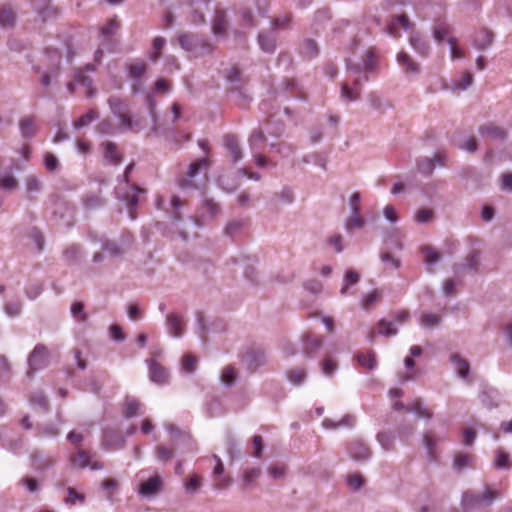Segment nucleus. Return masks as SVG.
Wrapping results in <instances>:
<instances>
[{
    "label": "nucleus",
    "mask_w": 512,
    "mask_h": 512,
    "mask_svg": "<svg viewBox=\"0 0 512 512\" xmlns=\"http://www.w3.org/2000/svg\"><path fill=\"white\" fill-rule=\"evenodd\" d=\"M494 465L497 469H509L511 467L509 455L501 449H498L496 451V460Z\"/></svg>",
    "instance_id": "obj_50"
},
{
    "label": "nucleus",
    "mask_w": 512,
    "mask_h": 512,
    "mask_svg": "<svg viewBox=\"0 0 512 512\" xmlns=\"http://www.w3.org/2000/svg\"><path fill=\"white\" fill-rule=\"evenodd\" d=\"M32 461H33L34 467L37 470L47 469V468L51 467L55 462V460L53 458H51V457L45 458L42 455V453H40V452H35L32 455Z\"/></svg>",
    "instance_id": "obj_33"
},
{
    "label": "nucleus",
    "mask_w": 512,
    "mask_h": 512,
    "mask_svg": "<svg viewBox=\"0 0 512 512\" xmlns=\"http://www.w3.org/2000/svg\"><path fill=\"white\" fill-rule=\"evenodd\" d=\"M161 487L162 479L159 475H155L141 483L139 493L146 497L155 496L160 492Z\"/></svg>",
    "instance_id": "obj_10"
},
{
    "label": "nucleus",
    "mask_w": 512,
    "mask_h": 512,
    "mask_svg": "<svg viewBox=\"0 0 512 512\" xmlns=\"http://www.w3.org/2000/svg\"><path fill=\"white\" fill-rule=\"evenodd\" d=\"M124 438L113 429H105L103 433V445L108 449L120 448L124 445Z\"/></svg>",
    "instance_id": "obj_15"
},
{
    "label": "nucleus",
    "mask_w": 512,
    "mask_h": 512,
    "mask_svg": "<svg viewBox=\"0 0 512 512\" xmlns=\"http://www.w3.org/2000/svg\"><path fill=\"white\" fill-rule=\"evenodd\" d=\"M49 350L47 346L44 344H37L33 351L30 353L28 357V365L29 369L27 371V376L29 378L33 377V374L45 367L49 364Z\"/></svg>",
    "instance_id": "obj_1"
},
{
    "label": "nucleus",
    "mask_w": 512,
    "mask_h": 512,
    "mask_svg": "<svg viewBox=\"0 0 512 512\" xmlns=\"http://www.w3.org/2000/svg\"><path fill=\"white\" fill-rule=\"evenodd\" d=\"M378 64V57L374 48H369L363 56V69L365 72L364 80H368V73L375 71Z\"/></svg>",
    "instance_id": "obj_20"
},
{
    "label": "nucleus",
    "mask_w": 512,
    "mask_h": 512,
    "mask_svg": "<svg viewBox=\"0 0 512 512\" xmlns=\"http://www.w3.org/2000/svg\"><path fill=\"white\" fill-rule=\"evenodd\" d=\"M246 224L247 221L243 219L229 221L225 227L224 232L226 235L233 237L242 231Z\"/></svg>",
    "instance_id": "obj_39"
},
{
    "label": "nucleus",
    "mask_w": 512,
    "mask_h": 512,
    "mask_svg": "<svg viewBox=\"0 0 512 512\" xmlns=\"http://www.w3.org/2000/svg\"><path fill=\"white\" fill-rule=\"evenodd\" d=\"M414 412L418 417H423L427 419H431L433 417V413L423 406L421 399H415L412 404L407 408V412Z\"/></svg>",
    "instance_id": "obj_32"
},
{
    "label": "nucleus",
    "mask_w": 512,
    "mask_h": 512,
    "mask_svg": "<svg viewBox=\"0 0 512 512\" xmlns=\"http://www.w3.org/2000/svg\"><path fill=\"white\" fill-rule=\"evenodd\" d=\"M38 435L39 436H49V437H56L59 435L60 430L59 428L52 424L48 423L38 428Z\"/></svg>",
    "instance_id": "obj_56"
},
{
    "label": "nucleus",
    "mask_w": 512,
    "mask_h": 512,
    "mask_svg": "<svg viewBox=\"0 0 512 512\" xmlns=\"http://www.w3.org/2000/svg\"><path fill=\"white\" fill-rule=\"evenodd\" d=\"M166 324L169 330V333L178 338L184 334L185 330V322L183 318L176 313H169L166 316Z\"/></svg>",
    "instance_id": "obj_11"
},
{
    "label": "nucleus",
    "mask_w": 512,
    "mask_h": 512,
    "mask_svg": "<svg viewBox=\"0 0 512 512\" xmlns=\"http://www.w3.org/2000/svg\"><path fill=\"white\" fill-rule=\"evenodd\" d=\"M248 141L253 152H260L266 145V136L261 129H255L251 133Z\"/></svg>",
    "instance_id": "obj_24"
},
{
    "label": "nucleus",
    "mask_w": 512,
    "mask_h": 512,
    "mask_svg": "<svg viewBox=\"0 0 512 512\" xmlns=\"http://www.w3.org/2000/svg\"><path fill=\"white\" fill-rule=\"evenodd\" d=\"M435 168V163L432 158L423 157L417 161V169L424 175H431Z\"/></svg>",
    "instance_id": "obj_43"
},
{
    "label": "nucleus",
    "mask_w": 512,
    "mask_h": 512,
    "mask_svg": "<svg viewBox=\"0 0 512 512\" xmlns=\"http://www.w3.org/2000/svg\"><path fill=\"white\" fill-rule=\"evenodd\" d=\"M348 451L350 456L356 461H364L371 456L370 448L359 440L352 441L349 444Z\"/></svg>",
    "instance_id": "obj_13"
},
{
    "label": "nucleus",
    "mask_w": 512,
    "mask_h": 512,
    "mask_svg": "<svg viewBox=\"0 0 512 512\" xmlns=\"http://www.w3.org/2000/svg\"><path fill=\"white\" fill-rule=\"evenodd\" d=\"M478 131L482 136L493 140H504L507 137V131L492 122L481 125Z\"/></svg>",
    "instance_id": "obj_12"
},
{
    "label": "nucleus",
    "mask_w": 512,
    "mask_h": 512,
    "mask_svg": "<svg viewBox=\"0 0 512 512\" xmlns=\"http://www.w3.org/2000/svg\"><path fill=\"white\" fill-rule=\"evenodd\" d=\"M420 321L425 327H435L440 324L441 317L437 314H423Z\"/></svg>",
    "instance_id": "obj_59"
},
{
    "label": "nucleus",
    "mask_w": 512,
    "mask_h": 512,
    "mask_svg": "<svg viewBox=\"0 0 512 512\" xmlns=\"http://www.w3.org/2000/svg\"><path fill=\"white\" fill-rule=\"evenodd\" d=\"M303 353L306 357H312L323 345L321 336L306 333L303 335Z\"/></svg>",
    "instance_id": "obj_9"
},
{
    "label": "nucleus",
    "mask_w": 512,
    "mask_h": 512,
    "mask_svg": "<svg viewBox=\"0 0 512 512\" xmlns=\"http://www.w3.org/2000/svg\"><path fill=\"white\" fill-rule=\"evenodd\" d=\"M108 104H109V107H110L112 113L115 116H117L118 114L124 113L125 111H127L129 109L127 103L116 96H111L108 99Z\"/></svg>",
    "instance_id": "obj_34"
},
{
    "label": "nucleus",
    "mask_w": 512,
    "mask_h": 512,
    "mask_svg": "<svg viewBox=\"0 0 512 512\" xmlns=\"http://www.w3.org/2000/svg\"><path fill=\"white\" fill-rule=\"evenodd\" d=\"M44 166L48 172L54 173L59 170L60 163L53 153L46 152L44 155Z\"/></svg>",
    "instance_id": "obj_48"
},
{
    "label": "nucleus",
    "mask_w": 512,
    "mask_h": 512,
    "mask_svg": "<svg viewBox=\"0 0 512 512\" xmlns=\"http://www.w3.org/2000/svg\"><path fill=\"white\" fill-rule=\"evenodd\" d=\"M147 365L149 368V379L153 383L157 385H164L168 383L169 372L164 366H162L153 359L147 360Z\"/></svg>",
    "instance_id": "obj_7"
},
{
    "label": "nucleus",
    "mask_w": 512,
    "mask_h": 512,
    "mask_svg": "<svg viewBox=\"0 0 512 512\" xmlns=\"http://www.w3.org/2000/svg\"><path fill=\"white\" fill-rule=\"evenodd\" d=\"M270 147L272 149H276V152H278L284 156H289L290 154L294 153V151H295V147L292 144H289L285 141H282L278 144L272 143L270 145Z\"/></svg>",
    "instance_id": "obj_57"
},
{
    "label": "nucleus",
    "mask_w": 512,
    "mask_h": 512,
    "mask_svg": "<svg viewBox=\"0 0 512 512\" xmlns=\"http://www.w3.org/2000/svg\"><path fill=\"white\" fill-rule=\"evenodd\" d=\"M26 190L28 193L39 192L42 189L40 179L35 175H29L25 179Z\"/></svg>",
    "instance_id": "obj_53"
},
{
    "label": "nucleus",
    "mask_w": 512,
    "mask_h": 512,
    "mask_svg": "<svg viewBox=\"0 0 512 512\" xmlns=\"http://www.w3.org/2000/svg\"><path fill=\"white\" fill-rule=\"evenodd\" d=\"M17 179L10 173L0 175V188L6 191H13L18 188Z\"/></svg>",
    "instance_id": "obj_37"
},
{
    "label": "nucleus",
    "mask_w": 512,
    "mask_h": 512,
    "mask_svg": "<svg viewBox=\"0 0 512 512\" xmlns=\"http://www.w3.org/2000/svg\"><path fill=\"white\" fill-rule=\"evenodd\" d=\"M451 362L455 365V369L461 378H466L469 374L470 366L468 361L461 358L459 354H452L450 357Z\"/></svg>",
    "instance_id": "obj_28"
},
{
    "label": "nucleus",
    "mask_w": 512,
    "mask_h": 512,
    "mask_svg": "<svg viewBox=\"0 0 512 512\" xmlns=\"http://www.w3.org/2000/svg\"><path fill=\"white\" fill-rule=\"evenodd\" d=\"M397 61L401 66L406 67L407 72L417 73L419 64L416 63L406 52H400L397 55Z\"/></svg>",
    "instance_id": "obj_30"
},
{
    "label": "nucleus",
    "mask_w": 512,
    "mask_h": 512,
    "mask_svg": "<svg viewBox=\"0 0 512 512\" xmlns=\"http://www.w3.org/2000/svg\"><path fill=\"white\" fill-rule=\"evenodd\" d=\"M71 314L80 322H86L88 320V315L84 312V304L82 302H74L72 304Z\"/></svg>",
    "instance_id": "obj_52"
},
{
    "label": "nucleus",
    "mask_w": 512,
    "mask_h": 512,
    "mask_svg": "<svg viewBox=\"0 0 512 512\" xmlns=\"http://www.w3.org/2000/svg\"><path fill=\"white\" fill-rule=\"evenodd\" d=\"M381 299V293L377 290L367 294L363 299L362 306L364 309H369L373 304Z\"/></svg>",
    "instance_id": "obj_64"
},
{
    "label": "nucleus",
    "mask_w": 512,
    "mask_h": 512,
    "mask_svg": "<svg viewBox=\"0 0 512 512\" xmlns=\"http://www.w3.org/2000/svg\"><path fill=\"white\" fill-rule=\"evenodd\" d=\"M140 192H144V190L139 188V187H137V186H133L132 187V191L126 193L123 196V201H125V203H126V206L128 208V211H129V216H130V218L132 220H134L136 218L135 209H136V207L138 205V202H139L138 193H140Z\"/></svg>",
    "instance_id": "obj_16"
},
{
    "label": "nucleus",
    "mask_w": 512,
    "mask_h": 512,
    "mask_svg": "<svg viewBox=\"0 0 512 512\" xmlns=\"http://www.w3.org/2000/svg\"><path fill=\"white\" fill-rule=\"evenodd\" d=\"M98 117H99V114L96 110H90L74 122V127L76 129L83 128V127L89 125L94 120H96Z\"/></svg>",
    "instance_id": "obj_44"
},
{
    "label": "nucleus",
    "mask_w": 512,
    "mask_h": 512,
    "mask_svg": "<svg viewBox=\"0 0 512 512\" xmlns=\"http://www.w3.org/2000/svg\"><path fill=\"white\" fill-rule=\"evenodd\" d=\"M378 333L384 336H393L397 334V329L393 324L385 319L378 322Z\"/></svg>",
    "instance_id": "obj_51"
},
{
    "label": "nucleus",
    "mask_w": 512,
    "mask_h": 512,
    "mask_svg": "<svg viewBox=\"0 0 512 512\" xmlns=\"http://www.w3.org/2000/svg\"><path fill=\"white\" fill-rule=\"evenodd\" d=\"M356 358L359 365L368 370H373L377 366L376 354L373 351L360 352Z\"/></svg>",
    "instance_id": "obj_25"
},
{
    "label": "nucleus",
    "mask_w": 512,
    "mask_h": 512,
    "mask_svg": "<svg viewBox=\"0 0 512 512\" xmlns=\"http://www.w3.org/2000/svg\"><path fill=\"white\" fill-rule=\"evenodd\" d=\"M141 406L142 404L138 399L126 396L123 404V415L126 418H132L138 415Z\"/></svg>",
    "instance_id": "obj_22"
},
{
    "label": "nucleus",
    "mask_w": 512,
    "mask_h": 512,
    "mask_svg": "<svg viewBox=\"0 0 512 512\" xmlns=\"http://www.w3.org/2000/svg\"><path fill=\"white\" fill-rule=\"evenodd\" d=\"M156 457L161 462H167L174 456V449L158 445L155 450Z\"/></svg>",
    "instance_id": "obj_55"
},
{
    "label": "nucleus",
    "mask_w": 512,
    "mask_h": 512,
    "mask_svg": "<svg viewBox=\"0 0 512 512\" xmlns=\"http://www.w3.org/2000/svg\"><path fill=\"white\" fill-rule=\"evenodd\" d=\"M473 462V456L463 453V452H457L454 455V461L453 466L455 469L461 471L462 469L466 467H471Z\"/></svg>",
    "instance_id": "obj_31"
},
{
    "label": "nucleus",
    "mask_w": 512,
    "mask_h": 512,
    "mask_svg": "<svg viewBox=\"0 0 512 512\" xmlns=\"http://www.w3.org/2000/svg\"><path fill=\"white\" fill-rule=\"evenodd\" d=\"M360 279V275L358 272L354 270H348L346 272L345 278H344V285L340 291L342 295H345L347 293L348 287L350 285H355Z\"/></svg>",
    "instance_id": "obj_49"
},
{
    "label": "nucleus",
    "mask_w": 512,
    "mask_h": 512,
    "mask_svg": "<svg viewBox=\"0 0 512 512\" xmlns=\"http://www.w3.org/2000/svg\"><path fill=\"white\" fill-rule=\"evenodd\" d=\"M368 102L374 110L383 111L385 105L378 93L370 92L368 94Z\"/></svg>",
    "instance_id": "obj_62"
},
{
    "label": "nucleus",
    "mask_w": 512,
    "mask_h": 512,
    "mask_svg": "<svg viewBox=\"0 0 512 512\" xmlns=\"http://www.w3.org/2000/svg\"><path fill=\"white\" fill-rule=\"evenodd\" d=\"M450 34L451 27L445 22L438 23L433 29L434 38L438 42H442L446 37H452Z\"/></svg>",
    "instance_id": "obj_35"
},
{
    "label": "nucleus",
    "mask_w": 512,
    "mask_h": 512,
    "mask_svg": "<svg viewBox=\"0 0 512 512\" xmlns=\"http://www.w3.org/2000/svg\"><path fill=\"white\" fill-rule=\"evenodd\" d=\"M421 252L424 255V261L427 265L431 266L441 259V254L434 250L431 246L421 247Z\"/></svg>",
    "instance_id": "obj_36"
},
{
    "label": "nucleus",
    "mask_w": 512,
    "mask_h": 512,
    "mask_svg": "<svg viewBox=\"0 0 512 512\" xmlns=\"http://www.w3.org/2000/svg\"><path fill=\"white\" fill-rule=\"evenodd\" d=\"M21 134L24 138H32L37 132L36 119L34 116H27L19 121Z\"/></svg>",
    "instance_id": "obj_18"
},
{
    "label": "nucleus",
    "mask_w": 512,
    "mask_h": 512,
    "mask_svg": "<svg viewBox=\"0 0 512 512\" xmlns=\"http://www.w3.org/2000/svg\"><path fill=\"white\" fill-rule=\"evenodd\" d=\"M228 21L226 18V12L223 10H217L213 19V31L215 34H223L227 30Z\"/></svg>",
    "instance_id": "obj_27"
},
{
    "label": "nucleus",
    "mask_w": 512,
    "mask_h": 512,
    "mask_svg": "<svg viewBox=\"0 0 512 512\" xmlns=\"http://www.w3.org/2000/svg\"><path fill=\"white\" fill-rule=\"evenodd\" d=\"M146 68V64L142 61L130 64L128 66L129 76L134 80H140L146 72Z\"/></svg>",
    "instance_id": "obj_45"
},
{
    "label": "nucleus",
    "mask_w": 512,
    "mask_h": 512,
    "mask_svg": "<svg viewBox=\"0 0 512 512\" xmlns=\"http://www.w3.org/2000/svg\"><path fill=\"white\" fill-rule=\"evenodd\" d=\"M493 33L488 29H481L475 34L474 45L479 50H484L491 45Z\"/></svg>",
    "instance_id": "obj_23"
},
{
    "label": "nucleus",
    "mask_w": 512,
    "mask_h": 512,
    "mask_svg": "<svg viewBox=\"0 0 512 512\" xmlns=\"http://www.w3.org/2000/svg\"><path fill=\"white\" fill-rule=\"evenodd\" d=\"M70 462L74 468L79 469L90 467L92 470H100L104 467L102 462L93 461L91 453L82 447H77L76 453L70 456Z\"/></svg>",
    "instance_id": "obj_2"
},
{
    "label": "nucleus",
    "mask_w": 512,
    "mask_h": 512,
    "mask_svg": "<svg viewBox=\"0 0 512 512\" xmlns=\"http://www.w3.org/2000/svg\"><path fill=\"white\" fill-rule=\"evenodd\" d=\"M224 145L226 149L229 151L234 162L242 159V149L240 147L238 138L235 135L227 134L224 136Z\"/></svg>",
    "instance_id": "obj_14"
},
{
    "label": "nucleus",
    "mask_w": 512,
    "mask_h": 512,
    "mask_svg": "<svg viewBox=\"0 0 512 512\" xmlns=\"http://www.w3.org/2000/svg\"><path fill=\"white\" fill-rule=\"evenodd\" d=\"M481 503V495L472 491H466L462 496V505L464 508L475 507Z\"/></svg>",
    "instance_id": "obj_42"
},
{
    "label": "nucleus",
    "mask_w": 512,
    "mask_h": 512,
    "mask_svg": "<svg viewBox=\"0 0 512 512\" xmlns=\"http://www.w3.org/2000/svg\"><path fill=\"white\" fill-rule=\"evenodd\" d=\"M47 2V5L44 8H39V14L42 17L43 21L48 20L58 14V9L52 5H50L51 0H44Z\"/></svg>",
    "instance_id": "obj_60"
},
{
    "label": "nucleus",
    "mask_w": 512,
    "mask_h": 512,
    "mask_svg": "<svg viewBox=\"0 0 512 512\" xmlns=\"http://www.w3.org/2000/svg\"><path fill=\"white\" fill-rule=\"evenodd\" d=\"M119 27V22L113 18L107 21V23L101 28V34L104 37H110L115 33V30Z\"/></svg>",
    "instance_id": "obj_63"
},
{
    "label": "nucleus",
    "mask_w": 512,
    "mask_h": 512,
    "mask_svg": "<svg viewBox=\"0 0 512 512\" xmlns=\"http://www.w3.org/2000/svg\"><path fill=\"white\" fill-rule=\"evenodd\" d=\"M258 43L264 52L272 53L276 48V36L273 32H261L258 35Z\"/></svg>",
    "instance_id": "obj_21"
},
{
    "label": "nucleus",
    "mask_w": 512,
    "mask_h": 512,
    "mask_svg": "<svg viewBox=\"0 0 512 512\" xmlns=\"http://www.w3.org/2000/svg\"><path fill=\"white\" fill-rule=\"evenodd\" d=\"M287 377L294 385H300L306 378V371L304 368H292L287 371Z\"/></svg>",
    "instance_id": "obj_40"
},
{
    "label": "nucleus",
    "mask_w": 512,
    "mask_h": 512,
    "mask_svg": "<svg viewBox=\"0 0 512 512\" xmlns=\"http://www.w3.org/2000/svg\"><path fill=\"white\" fill-rule=\"evenodd\" d=\"M16 12L9 5H2L0 7V26L8 29L13 28L16 22Z\"/></svg>",
    "instance_id": "obj_17"
},
{
    "label": "nucleus",
    "mask_w": 512,
    "mask_h": 512,
    "mask_svg": "<svg viewBox=\"0 0 512 512\" xmlns=\"http://www.w3.org/2000/svg\"><path fill=\"white\" fill-rule=\"evenodd\" d=\"M361 83L362 79L360 75L355 76L353 79V88H351L346 82L341 84V96L347 101H356L361 98Z\"/></svg>",
    "instance_id": "obj_8"
},
{
    "label": "nucleus",
    "mask_w": 512,
    "mask_h": 512,
    "mask_svg": "<svg viewBox=\"0 0 512 512\" xmlns=\"http://www.w3.org/2000/svg\"><path fill=\"white\" fill-rule=\"evenodd\" d=\"M75 82L82 85L87 89V93L90 96L92 94V79L85 74L84 70L78 69L74 75Z\"/></svg>",
    "instance_id": "obj_41"
},
{
    "label": "nucleus",
    "mask_w": 512,
    "mask_h": 512,
    "mask_svg": "<svg viewBox=\"0 0 512 512\" xmlns=\"http://www.w3.org/2000/svg\"><path fill=\"white\" fill-rule=\"evenodd\" d=\"M237 379V370L233 366H226L221 373V381L231 386L235 383Z\"/></svg>",
    "instance_id": "obj_46"
},
{
    "label": "nucleus",
    "mask_w": 512,
    "mask_h": 512,
    "mask_svg": "<svg viewBox=\"0 0 512 512\" xmlns=\"http://www.w3.org/2000/svg\"><path fill=\"white\" fill-rule=\"evenodd\" d=\"M29 402L33 407L39 408L43 412H47L50 407L47 397L41 391L32 393Z\"/></svg>",
    "instance_id": "obj_26"
},
{
    "label": "nucleus",
    "mask_w": 512,
    "mask_h": 512,
    "mask_svg": "<svg viewBox=\"0 0 512 512\" xmlns=\"http://www.w3.org/2000/svg\"><path fill=\"white\" fill-rule=\"evenodd\" d=\"M116 117L120 120V125L125 130L133 129L134 126H136L138 129L141 128L139 120H132L129 109L124 113L118 114Z\"/></svg>",
    "instance_id": "obj_38"
},
{
    "label": "nucleus",
    "mask_w": 512,
    "mask_h": 512,
    "mask_svg": "<svg viewBox=\"0 0 512 512\" xmlns=\"http://www.w3.org/2000/svg\"><path fill=\"white\" fill-rule=\"evenodd\" d=\"M200 216H193L191 220L198 226L203 225V221L205 219H213L221 212V207L218 203H216L213 199H205L201 205Z\"/></svg>",
    "instance_id": "obj_5"
},
{
    "label": "nucleus",
    "mask_w": 512,
    "mask_h": 512,
    "mask_svg": "<svg viewBox=\"0 0 512 512\" xmlns=\"http://www.w3.org/2000/svg\"><path fill=\"white\" fill-rule=\"evenodd\" d=\"M178 43L184 50L189 52H197L199 49H204L207 52L212 50L211 45L207 41L192 33L180 34L178 36Z\"/></svg>",
    "instance_id": "obj_4"
},
{
    "label": "nucleus",
    "mask_w": 512,
    "mask_h": 512,
    "mask_svg": "<svg viewBox=\"0 0 512 512\" xmlns=\"http://www.w3.org/2000/svg\"><path fill=\"white\" fill-rule=\"evenodd\" d=\"M208 166L209 162L205 158L198 159L197 161L191 163L187 173L178 178V185L182 189L196 188L197 186L194 183L193 178L196 177L202 169H207Z\"/></svg>",
    "instance_id": "obj_3"
},
{
    "label": "nucleus",
    "mask_w": 512,
    "mask_h": 512,
    "mask_svg": "<svg viewBox=\"0 0 512 512\" xmlns=\"http://www.w3.org/2000/svg\"><path fill=\"white\" fill-rule=\"evenodd\" d=\"M410 45L421 55L426 56L429 53V45L418 34H412L409 38Z\"/></svg>",
    "instance_id": "obj_29"
},
{
    "label": "nucleus",
    "mask_w": 512,
    "mask_h": 512,
    "mask_svg": "<svg viewBox=\"0 0 512 512\" xmlns=\"http://www.w3.org/2000/svg\"><path fill=\"white\" fill-rule=\"evenodd\" d=\"M64 257L69 262H78L82 258V250L79 245H71L64 251Z\"/></svg>",
    "instance_id": "obj_47"
},
{
    "label": "nucleus",
    "mask_w": 512,
    "mask_h": 512,
    "mask_svg": "<svg viewBox=\"0 0 512 512\" xmlns=\"http://www.w3.org/2000/svg\"><path fill=\"white\" fill-rule=\"evenodd\" d=\"M347 483L352 489L359 490L364 485L365 479L361 474L355 473L348 476Z\"/></svg>",
    "instance_id": "obj_61"
},
{
    "label": "nucleus",
    "mask_w": 512,
    "mask_h": 512,
    "mask_svg": "<svg viewBox=\"0 0 512 512\" xmlns=\"http://www.w3.org/2000/svg\"><path fill=\"white\" fill-rule=\"evenodd\" d=\"M101 147L103 148L105 159L110 163L117 165L122 161V156L119 153L115 143L106 141L101 144Z\"/></svg>",
    "instance_id": "obj_19"
},
{
    "label": "nucleus",
    "mask_w": 512,
    "mask_h": 512,
    "mask_svg": "<svg viewBox=\"0 0 512 512\" xmlns=\"http://www.w3.org/2000/svg\"><path fill=\"white\" fill-rule=\"evenodd\" d=\"M364 220L360 216V214H352L351 218H349L346 222V229L348 231H352L353 229H360L364 226Z\"/></svg>",
    "instance_id": "obj_58"
},
{
    "label": "nucleus",
    "mask_w": 512,
    "mask_h": 512,
    "mask_svg": "<svg viewBox=\"0 0 512 512\" xmlns=\"http://www.w3.org/2000/svg\"><path fill=\"white\" fill-rule=\"evenodd\" d=\"M261 475L260 468H249L244 471L243 485L247 487L251 485Z\"/></svg>",
    "instance_id": "obj_54"
},
{
    "label": "nucleus",
    "mask_w": 512,
    "mask_h": 512,
    "mask_svg": "<svg viewBox=\"0 0 512 512\" xmlns=\"http://www.w3.org/2000/svg\"><path fill=\"white\" fill-rule=\"evenodd\" d=\"M243 362L251 372H255L266 362L264 350L258 347L248 349L243 356Z\"/></svg>",
    "instance_id": "obj_6"
}]
</instances>
